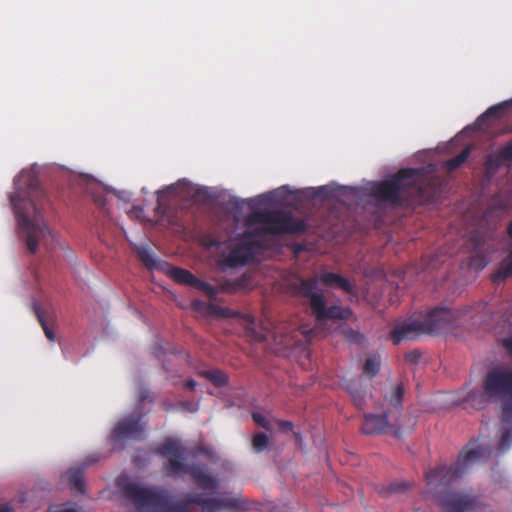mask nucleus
Instances as JSON below:
<instances>
[{"instance_id": "obj_1", "label": "nucleus", "mask_w": 512, "mask_h": 512, "mask_svg": "<svg viewBox=\"0 0 512 512\" xmlns=\"http://www.w3.org/2000/svg\"><path fill=\"white\" fill-rule=\"evenodd\" d=\"M14 186L15 192L10 200L18 221L19 235L28 251L35 254L40 243L47 246L48 240L52 242L54 239L41 212L46 195L33 171L23 170L14 179Z\"/></svg>"}, {"instance_id": "obj_2", "label": "nucleus", "mask_w": 512, "mask_h": 512, "mask_svg": "<svg viewBox=\"0 0 512 512\" xmlns=\"http://www.w3.org/2000/svg\"><path fill=\"white\" fill-rule=\"evenodd\" d=\"M491 451L485 447L462 451L458 461L447 467L439 465L425 474L427 485L433 491L446 512H472L477 506V499L468 494L446 492L450 484L462 477L465 470L483 457H489Z\"/></svg>"}, {"instance_id": "obj_3", "label": "nucleus", "mask_w": 512, "mask_h": 512, "mask_svg": "<svg viewBox=\"0 0 512 512\" xmlns=\"http://www.w3.org/2000/svg\"><path fill=\"white\" fill-rule=\"evenodd\" d=\"M371 194L381 202L400 206L405 197L419 203L431 202L436 195V187L431 181H423L418 169L405 168L375 183Z\"/></svg>"}, {"instance_id": "obj_4", "label": "nucleus", "mask_w": 512, "mask_h": 512, "mask_svg": "<svg viewBox=\"0 0 512 512\" xmlns=\"http://www.w3.org/2000/svg\"><path fill=\"white\" fill-rule=\"evenodd\" d=\"M156 453L168 457L164 464V471L169 477L189 474L197 486L205 491L214 492L218 489L217 479L207 473L203 465H189L185 463L188 451L179 440L166 438L157 448Z\"/></svg>"}, {"instance_id": "obj_5", "label": "nucleus", "mask_w": 512, "mask_h": 512, "mask_svg": "<svg viewBox=\"0 0 512 512\" xmlns=\"http://www.w3.org/2000/svg\"><path fill=\"white\" fill-rule=\"evenodd\" d=\"M455 312L444 307H436L425 315L396 325L390 332L395 345L404 340L416 339L421 334H439L453 326Z\"/></svg>"}, {"instance_id": "obj_6", "label": "nucleus", "mask_w": 512, "mask_h": 512, "mask_svg": "<svg viewBox=\"0 0 512 512\" xmlns=\"http://www.w3.org/2000/svg\"><path fill=\"white\" fill-rule=\"evenodd\" d=\"M117 485L123 496L134 504L137 512H198L188 509L182 499L169 503L167 493L158 487L146 488L135 482L123 483L120 479Z\"/></svg>"}, {"instance_id": "obj_7", "label": "nucleus", "mask_w": 512, "mask_h": 512, "mask_svg": "<svg viewBox=\"0 0 512 512\" xmlns=\"http://www.w3.org/2000/svg\"><path fill=\"white\" fill-rule=\"evenodd\" d=\"M247 224H259L260 226L250 232H245L244 236L296 234L306 230L305 221L295 219L291 212L286 210L252 212L247 217Z\"/></svg>"}, {"instance_id": "obj_8", "label": "nucleus", "mask_w": 512, "mask_h": 512, "mask_svg": "<svg viewBox=\"0 0 512 512\" xmlns=\"http://www.w3.org/2000/svg\"><path fill=\"white\" fill-rule=\"evenodd\" d=\"M291 289L295 295L308 300L312 313L318 320H347L352 316L349 307L326 305L324 295L317 287L316 276L299 278L291 285Z\"/></svg>"}, {"instance_id": "obj_9", "label": "nucleus", "mask_w": 512, "mask_h": 512, "mask_svg": "<svg viewBox=\"0 0 512 512\" xmlns=\"http://www.w3.org/2000/svg\"><path fill=\"white\" fill-rule=\"evenodd\" d=\"M483 396L502 401V422L512 423V370L494 367L483 381Z\"/></svg>"}, {"instance_id": "obj_10", "label": "nucleus", "mask_w": 512, "mask_h": 512, "mask_svg": "<svg viewBox=\"0 0 512 512\" xmlns=\"http://www.w3.org/2000/svg\"><path fill=\"white\" fill-rule=\"evenodd\" d=\"M361 432L367 436L391 434L396 438L402 436V425L391 411L383 409L381 414L364 413Z\"/></svg>"}, {"instance_id": "obj_11", "label": "nucleus", "mask_w": 512, "mask_h": 512, "mask_svg": "<svg viewBox=\"0 0 512 512\" xmlns=\"http://www.w3.org/2000/svg\"><path fill=\"white\" fill-rule=\"evenodd\" d=\"M251 236H244L227 255H222L221 265L227 268L245 266L254 261L256 254L262 250L261 242L249 239Z\"/></svg>"}, {"instance_id": "obj_12", "label": "nucleus", "mask_w": 512, "mask_h": 512, "mask_svg": "<svg viewBox=\"0 0 512 512\" xmlns=\"http://www.w3.org/2000/svg\"><path fill=\"white\" fill-rule=\"evenodd\" d=\"M141 419L142 414H131L120 420L110 435L113 445H117L122 439H141L144 431Z\"/></svg>"}, {"instance_id": "obj_13", "label": "nucleus", "mask_w": 512, "mask_h": 512, "mask_svg": "<svg viewBox=\"0 0 512 512\" xmlns=\"http://www.w3.org/2000/svg\"><path fill=\"white\" fill-rule=\"evenodd\" d=\"M404 393V384L398 383L393 386L391 391L386 393L383 397V409L386 411H391L397 419H399L401 415Z\"/></svg>"}, {"instance_id": "obj_14", "label": "nucleus", "mask_w": 512, "mask_h": 512, "mask_svg": "<svg viewBox=\"0 0 512 512\" xmlns=\"http://www.w3.org/2000/svg\"><path fill=\"white\" fill-rule=\"evenodd\" d=\"M242 508L240 502L236 498H216V497H206L204 498L202 504V512H218L222 509H230L237 510Z\"/></svg>"}, {"instance_id": "obj_15", "label": "nucleus", "mask_w": 512, "mask_h": 512, "mask_svg": "<svg viewBox=\"0 0 512 512\" xmlns=\"http://www.w3.org/2000/svg\"><path fill=\"white\" fill-rule=\"evenodd\" d=\"M507 163L506 157L502 156L501 147L497 151L487 154L483 164L486 176L492 178Z\"/></svg>"}, {"instance_id": "obj_16", "label": "nucleus", "mask_w": 512, "mask_h": 512, "mask_svg": "<svg viewBox=\"0 0 512 512\" xmlns=\"http://www.w3.org/2000/svg\"><path fill=\"white\" fill-rule=\"evenodd\" d=\"M507 233L512 240V221L508 224ZM510 277H512V249L501 266L492 274V280L495 283H501Z\"/></svg>"}, {"instance_id": "obj_17", "label": "nucleus", "mask_w": 512, "mask_h": 512, "mask_svg": "<svg viewBox=\"0 0 512 512\" xmlns=\"http://www.w3.org/2000/svg\"><path fill=\"white\" fill-rule=\"evenodd\" d=\"M510 106L509 101H503L499 104H495L490 106L482 115H480L476 120V125L480 128H484L488 126L486 121L490 118L500 119L502 117L503 112Z\"/></svg>"}, {"instance_id": "obj_18", "label": "nucleus", "mask_w": 512, "mask_h": 512, "mask_svg": "<svg viewBox=\"0 0 512 512\" xmlns=\"http://www.w3.org/2000/svg\"><path fill=\"white\" fill-rule=\"evenodd\" d=\"M168 275L175 282L183 285H188L191 287H195L198 278L192 274L190 271L179 268V267H171L168 270Z\"/></svg>"}, {"instance_id": "obj_19", "label": "nucleus", "mask_w": 512, "mask_h": 512, "mask_svg": "<svg viewBox=\"0 0 512 512\" xmlns=\"http://www.w3.org/2000/svg\"><path fill=\"white\" fill-rule=\"evenodd\" d=\"M83 471L84 468L80 467H73L67 471V481L72 490L84 492Z\"/></svg>"}, {"instance_id": "obj_20", "label": "nucleus", "mask_w": 512, "mask_h": 512, "mask_svg": "<svg viewBox=\"0 0 512 512\" xmlns=\"http://www.w3.org/2000/svg\"><path fill=\"white\" fill-rule=\"evenodd\" d=\"M201 375L208 379L216 387H224L229 382L228 375L218 369L203 371Z\"/></svg>"}, {"instance_id": "obj_21", "label": "nucleus", "mask_w": 512, "mask_h": 512, "mask_svg": "<svg viewBox=\"0 0 512 512\" xmlns=\"http://www.w3.org/2000/svg\"><path fill=\"white\" fill-rule=\"evenodd\" d=\"M33 310H34V313H35V316L37 317V320L38 322L40 323L43 331H44V334L45 336L50 340V341H54L56 336H55V333L54 331L48 326L45 318H44V312L41 308V306L39 305L38 302H34L33 303Z\"/></svg>"}, {"instance_id": "obj_22", "label": "nucleus", "mask_w": 512, "mask_h": 512, "mask_svg": "<svg viewBox=\"0 0 512 512\" xmlns=\"http://www.w3.org/2000/svg\"><path fill=\"white\" fill-rule=\"evenodd\" d=\"M380 357L376 355L369 356L363 365V374H365L368 378H374L379 370H380Z\"/></svg>"}, {"instance_id": "obj_23", "label": "nucleus", "mask_w": 512, "mask_h": 512, "mask_svg": "<svg viewBox=\"0 0 512 512\" xmlns=\"http://www.w3.org/2000/svg\"><path fill=\"white\" fill-rule=\"evenodd\" d=\"M469 155H470V147H466L458 155L447 160L445 162L444 166L448 171H454L455 169L459 168L468 159Z\"/></svg>"}, {"instance_id": "obj_24", "label": "nucleus", "mask_w": 512, "mask_h": 512, "mask_svg": "<svg viewBox=\"0 0 512 512\" xmlns=\"http://www.w3.org/2000/svg\"><path fill=\"white\" fill-rule=\"evenodd\" d=\"M207 311L210 315L219 318H233L238 315V313L234 312L230 308L222 307L212 303L208 305Z\"/></svg>"}, {"instance_id": "obj_25", "label": "nucleus", "mask_w": 512, "mask_h": 512, "mask_svg": "<svg viewBox=\"0 0 512 512\" xmlns=\"http://www.w3.org/2000/svg\"><path fill=\"white\" fill-rule=\"evenodd\" d=\"M340 333L350 343L361 344L364 341V336L359 330H354L347 325L341 327Z\"/></svg>"}, {"instance_id": "obj_26", "label": "nucleus", "mask_w": 512, "mask_h": 512, "mask_svg": "<svg viewBox=\"0 0 512 512\" xmlns=\"http://www.w3.org/2000/svg\"><path fill=\"white\" fill-rule=\"evenodd\" d=\"M137 255L139 260L148 268L153 269L156 266V261L152 253L145 247L137 249Z\"/></svg>"}, {"instance_id": "obj_27", "label": "nucleus", "mask_w": 512, "mask_h": 512, "mask_svg": "<svg viewBox=\"0 0 512 512\" xmlns=\"http://www.w3.org/2000/svg\"><path fill=\"white\" fill-rule=\"evenodd\" d=\"M269 439L265 433H256L252 439V446L256 452H262L268 446Z\"/></svg>"}, {"instance_id": "obj_28", "label": "nucleus", "mask_w": 512, "mask_h": 512, "mask_svg": "<svg viewBox=\"0 0 512 512\" xmlns=\"http://www.w3.org/2000/svg\"><path fill=\"white\" fill-rule=\"evenodd\" d=\"M194 288L202 291L203 293H205L210 298H215L217 296V294L219 293V288L218 287H213L209 283H207V282H205V281H203V280H201L199 278H198Z\"/></svg>"}, {"instance_id": "obj_29", "label": "nucleus", "mask_w": 512, "mask_h": 512, "mask_svg": "<svg viewBox=\"0 0 512 512\" xmlns=\"http://www.w3.org/2000/svg\"><path fill=\"white\" fill-rule=\"evenodd\" d=\"M317 278V283L320 281L324 286L333 288L335 281L339 280V274L334 272H322Z\"/></svg>"}, {"instance_id": "obj_30", "label": "nucleus", "mask_w": 512, "mask_h": 512, "mask_svg": "<svg viewBox=\"0 0 512 512\" xmlns=\"http://www.w3.org/2000/svg\"><path fill=\"white\" fill-rule=\"evenodd\" d=\"M205 495L201 493H188L183 498L182 501L186 503V507L188 509H192L191 505L195 504L202 507Z\"/></svg>"}, {"instance_id": "obj_31", "label": "nucleus", "mask_w": 512, "mask_h": 512, "mask_svg": "<svg viewBox=\"0 0 512 512\" xmlns=\"http://www.w3.org/2000/svg\"><path fill=\"white\" fill-rule=\"evenodd\" d=\"M512 444V430L506 429L501 437V440L498 445V450L500 453H505Z\"/></svg>"}, {"instance_id": "obj_32", "label": "nucleus", "mask_w": 512, "mask_h": 512, "mask_svg": "<svg viewBox=\"0 0 512 512\" xmlns=\"http://www.w3.org/2000/svg\"><path fill=\"white\" fill-rule=\"evenodd\" d=\"M333 288H338L348 294H353V286L350 281L343 276L339 275V280L335 281V286Z\"/></svg>"}, {"instance_id": "obj_33", "label": "nucleus", "mask_w": 512, "mask_h": 512, "mask_svg": "<svg viewBox=\"0 0 512 512\" xmlns=\"http://www.w3.org/2000/svg\"><path fill=\"white\" fill-rule=\"evenodd\" d=\"M350 394L353 398L355 405L359 409H362V407L364 405V392L356 389V390H350Z\"/></svg>"}, {"instance_id": "obj_34", "label": "nucleus", "mask_w": 512, "mask_h": 512, "mask_svg": "<svg viewBox=\"0 0 512 512\" xmlns=\"http://www.w3.org/2000/svg\"><path fill=\"white\" fill-rule=\"evenodd\" d=\"M219 292L235 293L234 280H226L219 284Z\"/></svg>"}, {"instance_id": "obj_35", "label": "nucleus", "mask_w": 512, "mask_h": 512, "mask_svg": "<svg viewBox=\"0 0 512 512\" xmlns=\"http://www.w3.org/2000/svg\"><path fill=\"white\" fill-rule=\"evenodd\" d=\"M248 284L249 278L245 274H243L242 276L234 280L235 291L237 292L239 290L245 289L248 286Z\"/></svg>"}, {"instance_id": "obj_36", "label": "nucleus", "mask_w": 512, "mask_h": 512, "mask_svg": "<svg viewBox=\"0 0 512 512\" xmlns=\"http://www.w3.org/2000/svg\"><path fill=\"white\" fill-rule=\"evenodd\" d=\"M502 156L506 157L508 163L512 162V139L501 146Z\"/></svg>"}, {"instance_id": "obj_37", "label": "nucleus", "mask_w": 512, "mask_h": 512, "mask_svg": "<svg viewBox=\"0 0 512 512\" xmlns=\"http://www.w3.org/2000/svg\"><path fill=\"white\" fill-rule=\"evenodd\" d=\"M502 156L506 157L508 163L512 162V139L501 146Z\"/></svg>"}, {"instance_id": "obj_38", "label": "nucleus", "mask_w": 512, "mask_h": 512, "mask_svg": "<svg viewBox=\"0 0 512 512\" xmlns=\"http://www.w3.org/2000/svg\"><path fill=\"white\" fill-rule=\"evenodd\" d=\"M407 488V485L406 483H392L387 491L385 492L386 494H392V493H397V492H401V491H404L406 490Z\"/></svg>"}, {"instance_id": "obj_39", "label": "nucleus", "mask_w": 512, "mask_h": 512, "mask_svg": "<svg viewBox=\"0 0 512 512\" xmlns=\"http://www.w3.org/2000/svg\"><path fill=\"white\" fill-rule=\"evenodd\" d=\"M252 418H253V421L257 425H259V426H261V427H263L265 429H269L268 421L266 420V418L262 414H260V413H253L252 414Z\"/></svg>"}, {"instance_id": "obj_40", "label": "nucleus", "mask_w": 512, "mask_h": 512, "mask_svg": "<svg viewBox=\"0 0 512 512\" xmlns=\"http://www.w3.org/2000/svg\"><path fill=\"white\" fill-rule=\"evenodd\" d=\"M144 209L140 206H133L132 209L128 212V215L131 218H136L139 220L143 219Z\"/></svg>"}, {"instance_id": "obj_41", "label": "nucleus", "mask_w": 512, "mask_h": 512, "mask_svg": "<svg viewBox=\"0 0 512 512\" xmlns=\"http://www.w3.org/2000/svg\"><path fill=\"white\" fill-rule=\"evenodd\" d=\"M278 427L283 432H290L293 430V423L286 420H279L278 421Z\"/></svg>"}, {"instance_id": "obj_42", "label": "nucleus", "mask_w": 512, "mask_h": 512, "mask_svg": "<svg viewBox=\"0 0 512 512\" xmlns=\"http://www.w3.org/2000/svg\"><path fill=\"white\" fill-rule=\"evenodd\" d=\"M163 193H164V190L157 191L158 200H157V206L155 208L156 213L161 214V215L164 214L163 203H162V194Z\"/></svg>"}, {"instance_id": "obj_43", "label": "nucleus", "mask_w": 512, "mask_h": 512, "mask_svg": "<svg viewBox=\"0 0 512 512\" xmlns=\"http://www.w3.org/2000/svg\"><path fill=\"white\" fill-rule=\"evenodd\" d=\"M420 356V353L417 350H414L406 354V359L412 363H417Z\"/></svg>"}, {"instance_id": "obj_44", "label": "nucleus", "mask_w": 512, "mask_h": 512, "mask_svg": "<svg viewBox=\"0 0 512 512\" xmlns=\"http://www.w3.org/2000/svg\"><path fill=\"white\" fill-rule=\"evenodd\" d=\"M149 397H150V391L148 389L143 388L139 391L138 400L140 403L145 402L146 400L149 399Z\"/></svg>"}, {"instance_id": "obj_45", "label": "nucleus", "mask_w": 512, "mask_h": 512, "mask_svg": "<svg viewBox=\"0 0 512 512\" xmlns=\"http://www.w3.org/2000/svg\"><path fill=\"white\" fill-rule=\"evenodd\" d=\"M329 194H330V189L327 186H321L318 188L315 195L319 196V197L326 198L329 196Z\"/></svg>"}, {"instance_id": "obj_46", "label": "nucleus", "mask_w": 512, "mask_h": 512, "mask_svg": "<svg viewBox=\"0 0 512 512\" xmlns=\"http://www.w3.org/2000/svg\"><path fill=\"white\" fill-rule=\"evenodd\" d=\"M503 346L512 355V336L503 340Z\"/></svg>"}, {"instance_id": "obj_47", "label": "nucleus", "mask_w": 512, "mask_h": 512, "mask_svg": "<svg viewBox=\"0 0 512 512\" xmlns=\"http://www.w3.org/2000/svg\"><path fill=\"white\" fill-rule=\"evenodd\" d=\"M181 406H182V408H183V409L188 410V411H190V412H194V411H196V408H195V407H194V405H193L192 403H190V402H182V403H181Z\"/></svg>"}, {"instance_id": "obj_48", "label": "nucleus", "mask_w": 512, "mask_h": 512, "mask_svg": "<svg viewBox=\"0 0 512 512\" xmlns=\"http://www.w3.org/2000/svg\"><path fill=\"white\" fill-rule=\"evenodd\" d=\"M48 512H79V511L75 508L63 507V508L56 509L54 511L49 510Z\"/></svg>"}, {"instance_id": "obj_49", "label": "nucleus", "mask_w": 512, "mask_h": 512, "mask_svg": "<svg viewBox=\"0 0 512 512\" xmlns=\"http://www.w3.org/2000/svg\"><path fill=\"white\" fill-rule=\"evenodd\" d=\"M197 383L196 381H194L193 379H190V380H187L184 384V386L190 390H194V388L196 387Z\"/></svg>"}, {"instance_id": "obj_50", "label": "nucleus", "mask_w": 512, "mask_h": 512, "mask_svg": "<svg viewBox=\"0 0 512 512\" xmlns=\"http://www.w3.org/2000/svg\"><path fill=\"white\" fill-rule=\"evenodd\" d=\"M183 183L181 181H179L177 184L175 185H170L166 188V190L170 193H175L176 194V190L177 188L182 185Z\"/></svg>"}, {"instance_id": "obj_51", "label": "nucleus", "mask_w": 512, "mask_h": 512, "mask_svg": "<svg viewBox=\"0 0 512 512\" xmlns=\"http://www.w3.org/2000/svg\"><path fill=\"white\" fill-rule=\"evenodd\" d=\"M0 512H14L13 508L7 504L0 505Z\"/></svg>"}, {"instance_id": "obj_52", "label": "nucleus", "mask_w": 512, "mask_h": 512, "mask_svg": "<svg viewBox=\"0 0 512 512\" xmlns=\"http://www.w3.org/2000/svg\"><path fill=\"white\" fill-rule=\"evenodd\" d=\"M95 203L97 206L103 208L105 206V199L103 197H97L95 198Z\"/></svg>"}, {"instance_id": "obj_53", "label": "nucleus", "mask_w": 512, "mask_h": 512, "mask_svg": "<svg viewBox=\"0 0 512 512\" xmlns=\"http://www.w3.org/2000/svg\"><path fill=\"white\" fill-rule=\"evenodd\" d=\"M244 319L247 320L248 322L250 323H253L254 322V318L251 316V315H246L244 316Z\"/></svg>"}, {"instance_id": "obj_54", "label": "nucleus", "mask_w": 512, "mask_h": 512, "mask_svg": "<svg viewBox=\"0 0 512 512\" xmlns=\"http://www.w3.org/2000/svg\"><path fill=\"white\" fill-rule=\"evenodd\" d=\"M96 461H98V458H90L88 463H86V466Z\"/></svg>"}]
</instances>
